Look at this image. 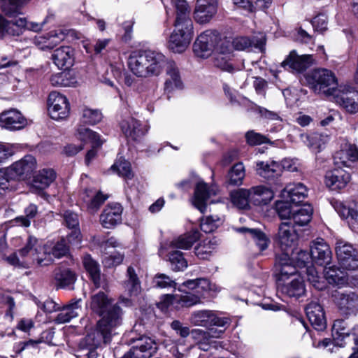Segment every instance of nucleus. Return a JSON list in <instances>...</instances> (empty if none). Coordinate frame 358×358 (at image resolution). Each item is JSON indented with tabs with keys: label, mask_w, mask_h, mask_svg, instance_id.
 I'll list each match as a JSON object with an SVG mask.
<instances>
[{
	"label": "nucleus",
	"mask_w": 358,
	"mask_h": 358,
	"mask_svg": "<svg viewBox=\"0 0 358 358\" xmlns=\"http://www.w3.org/2000/svg\"><path fill=\"white\" fill-rule=\"evenodd\" d=\"M217 35L216 31L206 30L201 33L194 43V52L197 57L204 58L208 57L215 43Z\"/></svg>",
	"instance_id": "nucleus-18"
},
{
	"label": "nucleus",
	"mask_w": 358,
	"mask_h": 358,
	"mask_svg": "<svg viewBox=\"0 0 358 358\" xmlns=\"http://www.w3.org/2000/svg\"><path fill=\"white\" fill-rule=\"evenodd\" d=\"M250 189H240L231 194L232 203L241 209H245L250 202Z\"/></svg>",
	"instance_id": "nucleus-52"
},
{
	"label": "nucleus",
	"mask_w": 358,
	"mask_h": 358,
	"mask_svg": "<svg viewBox=\"0 0 358 358\" xmlns=\"http://www.w3.org/2000/svg\"><path fill=\"white\" fill-rule=\"evenodd\" d=\"M153 283L159 288H171L176 286L175 280L164 273L156 274L153 278Z\"/></svg>",
	"instance_id": "nucleus-63"
},
{
	"label": "nucleus",
	"mask_w": 358,
	"mask_h": 358,
	"mask_svg": "<svg viewBox=\"0 0 358 358\" xmlns=\"http://www.w3.org/2000/svg\"><path fill=\"white\" fill-rule=\"evenodd\" d=\"M350 180V174L341 169L328 171L325 176V182L332 190L344 188Z\"/></svg>",
	"instance_id": "nucleus-27"
},
{
	"label": "nucleus",
	"mask_w": 358,
	"mask_h": 358,
	"mask_svg": "<svg viewBox=\"0 0 358 358\" xmlns=\"http://www.w3.org/2000/svg\"><path fill=\"white\" fill-rule=\"evenodd\" d=\"M2 127L10 130H19L27 124V120L16 109H10L1 113Z\"/></svg>",
	"instance_id": "nucleus-24"
},
{
	"label": "nucleus",
	"mask_w": 358,
	"mask_h": 358,
	"mask_svg": "<svg viewBox=\"0 0 358 358\" xmlns=\"http://www.w3.org/2000/svg\"><path fill=\"white\" fill-rule=\"evenodd\" d=\"M313 64L312 55H299L296 50H292L281 63V66L292 73H301Z\"/></svg>",
	"instance_id": "nucleus-15"
},
{
	"label": "nucleus",
	"mask_w": 358,
	"mask_h": 358,
	"mask_svg": "<svg viewBox=\"0 0 358 358\" xmlns=\"http://www.w3.org/2000/svg\"><path fill=\"white\" fill-rule=\"evenodd\" d=\"M334 101L346 113H358V91L349 85H339L332 96Z\"/></svg>",
	"instance_id": "nucleus-7"
},
{
	"label": "nucleus",
	"mask_w": 358,
	"mask_h": 358,
	"mask_svg": "<svg viewBox=\"0 0 358 358\" xmlns=\"http://www.w3.org/2000/svg\"><path fill=\"white\" fill-rule=\"evenodd\" d=\"M127 280L124 282L125 291L129 296H136L141 291V282L132 266H129L127 271Z\"/></svg>",
	"instance_id": "nucleus-45"
},
{
	"label": "nucleus",
	"mask_w": 358,
	"mask_h": 358,
	"mask_svg": "<svg viewBox=\"0 0 358 358\" xmlns=\"http://www.w3.org/2000/svg\"><path fill=\"white\" fill-rule=\"evenodd\" d=\"M217 245L215 240H210L208 241H203L194 248L195 255L202 259H208Z\"/></svg>",
	"instance_id": "nucleus-54"
},
{
	"label": "nucleus",
	"mask_w": 358,
	"mask_h": 358,
	"mask_svg": "<svg viewBox=\"0 0 358 358\" xmlns=\"http://www.w3.org/2000/svg\"><path fill=\"white\" fill-rule=\"evenodd\" d=\"M310 256L317 265L326 266L331 264L332 252L329 245L322 238H318L310 245Z\"/></svg>",
	"instance_id": "nucleus-17"
},
{
	"label": "nucleus",
	"mask_w": 358,
	"mask_h": 358,
	"mask_svg": "<svg viewBox=\"0 0 358 358\" xmlns=\"http://www.w3.org/2000/svg\"><path fill=\"white\" fill-rule=\"evenodd\" d=\"M113 318L106 317L103 318L96 327V329L89 333L80 343V347L87 352L85 354L87 358H97L96 348L102 344H107L111 341L115 333V326L119 324L120 318L117 315Z\"/></svg>",
	"instance_id": "nucleus-2"
},
{
	"label": "nucleus",
	"mask_w": 358,
	"mask_h": 358,
	"mask_svg": "<svg viewBox=\"0 0 358 358\" xmlns=\"http://www.w3.org/2000/svg\"><path fill=\"white\" fill-rule=\"evenodd\" d=\"M111 169L113 170H116L118 175L126 179H131L133 177L131 164L129 162L124 159H120L112 166Z\"/></svg>",
	"instance_id": "nucleus-60"
},
{
	"label": "nucleus",
	"mask_w": 358,
	"mask_h": 358,
	"mask_svg": "<svg viewBox=\"0 0 358 358\" xmlns=\"http://www.w3.org/2000/svg\"><path fill=\"white\" fill-rule=\"evenodd\" d=\"M335 251L338 262L344 269L353 271L358 268V251L351 243L337 239Z\"/></svg>",
	"instance_id": "nucleus-8"
},
{
	"label": "nucleus",
	"mask_w": 358,
	"mask_h": 358,
	"mask_svg": "<svg viewBox=\"0 0 358 358\" xmlns=\"http://www.w3.org/2000/svg\"><path fill=\"white\" fill-rule=\"evenodd\" d=\"M175 10L176 19L173 24L178 27H193L190 17L191 7L186 0H172L170 1Z\"/></svg>",
	"instance_id": "nucleus-23"
},
{
	"label": "nucleus",
	"mask_w": 358,
	"mask_h": 358,
	"mask_svg": "<svg viewBox=\"0 0 358 358\" xmlns=\"http://www.w3.org/2000/svg\"><path fill=\"white\" fill-rule=\"evenodd\" d=\"M307 192L306 186L301 182L289 184L282 189L281 197L293 204H299L307 196Z\"/></svg>",
	"instance_id": "nucleus-25"
},
{
	"label": "nucleus",
	"mask_w": 358,
	"mask_h": 358,
	"mask_svg": "<svg viewBox=\"0 0 358 358\" xmlns=\"http://www.w3.org/2000/svg\"><path fill=\"white\" fill-rule=\"evenodd\" d=\"M210 195L211 191L206 183L203 182L197 183L194 190L193 204L201 213H204L206 210V202Z\"/></svg>",
	"instance_id": "nucleus-34"
},
{
	"label": "nucleus",
	"mask_w": 358,
	"mask_h": 358,
	"mask_svg": "<svg viewBox=\"0 0 358 358\" xmlns=\"http://www.w3.org/2000/svg\"><path fill=\"white\" fill-rule=\"evenodd\" d=\"M36 169V160L32 155H26L22 159L15 162L6 168L1 176V189H7L8 187L3 182H8L20 178H27Z\"/></svg>",
	"instance_id": "nucleus-6"
},
{
	"label": "nucleus",
	"mask_w": 358,
	"mask_h": 358,
	"mask_svg": "<svg viewBox=\"0 0 358 358\" xmlns=\"http://www.w3.org/2000/svg\"><path fill=\"white\" fill-rule=\"evenodd\" d=\"M290 201H278L275 203L276 211L281 219H289L292 221L293 210L290 207Z\"/></svg>",
	"instance_id": "nucleus-62"
},
{
	"label": "nucleus",
	"mask_w": 358,
	"mask_h": 358,
	"mask_svg": "<svg viewBox=\"0 0 358 358\" xmlns=\"http://www.w3.org/2000/svg\"><path fill=\"white\" fill-rule=\"evenodd\" d=\"M324 272V278L329 284L343 285L348 281L346 272L335 266H326Z\"/></svg>",
	"instance_id": "nucleus-40"
},
{
	"label": "nucleus",
	"mask_w": 358,
	"mask_h": 358,
	"mask_svg": "<svg viewBox=\"0 0 358 358\" xmlns=\"http://www.w3.org/2000/svg\"><path fill=\"white\" fill-rule=\"evenodd\" d=\"M236 231L244 234L246 238H251L260 251L266 250L270 244L269 238L261 229L243 227L236 229Z\"/></svg>",
	"instance_id": "nucleus-28"
},
{
	"label": "nucleus",
	"mask_w": 358,
	"mask_h": 358,
	"mask_svg": "<svg viewBox=\"0 0 358 358\" xmlns=\"http://www.w3.org/2000/svg\"><path fill=\"white\" fill-rule=\"evenodd\" d=\"M1 308L5 309L4 318L9 322H12L14 318V310L15 309V303L14 299L8 295L1 296Z\"/></svg>",
	"instance_id": "nucleus-59"
},
{
	"label": "nucleus",
	"mask_w": 358,
	"mask_h": 358,
	"mask_svg": "<svg viewBox=\"0 0 358 358\" xmlns=\"http://www.w3.org/2000/svg\"><path fill=\"white\" fill-rule=\"evenodd\" d=\"M50 251L52 262L55 259H60L67 257L70 253L69 245L64 238L54 242L48 241L46 243Z\"/></svg>",
	"instance_id": "nucleus-44"
},
{
	"label": "nucleus",
	"mask_w": 358,
	"mask_h": 358,
	"mask_svg": "<svg viewBox=\"0 0 358 358\" xmlns=\"http://www.w3.org/2000/svg\"><path fill=\"white\" fill-rule=\"evenodd\" d=\"M168 258L171 269L174 271H181L187 267V262L183 256V252L180 250L171 248Z\"/></svg>",
	"instance_id": "nucleus-48"
},
{
	"label": "nucleus",
	"mask_w": 358,
	"mask_h": 358,
	"mask_svg": "<svg viewBox=\"0 0 358 358\" xmlns=\"http://www.w3.org/2000/svg\"><path fill=\"white\" fill-rule=\"evenodd\" d=\"M276 268L278 271L279 280H285L289 277L298 276L296 275V266L293 264L288 251L277 255Z\"/></svg>",
	"instance_id": "nucleus-22"
},
{
	"label": "nucleus",
	"mask_w": 358,
	"mask_h": 358,
	"mask_svg": "<svg viewBox=\"0 0 358 358\" xmlns=\"http://www.w3.org/2000/svg\"><path fill=\"white\" fill-rule=\"evenodd\" d=\"M200 237L197 229H192L174 238L170 244V248L188 250L196 242Z\"/></svg>",
	"instance_id": "nucleus-32"
},
{
	"label": "nucleus",
	"mask_w": 358,
	"mask_h": 358,
	"mask_svg": "<svg viewBox=\"0 0 358 358\" xmlns=\"http://www.w3.org/2000/svg\"><path fill=\"white\" fill-rule=\"evenodd\" d=\"M306 271L308 280L315 289L318 290H323L325 289V280L323 277L318 275V273L314 266H308Z\"/></svg>",
	"instance_id": "nucleus-55"
},
{
	"label": "nucleus",
	"mask_w": 358,
	"mask_h": 358,
	"mask_svg": "<svg viewBox=\"0 0 358 358\" xmlns=\"http://www.w3.org/2000/svg\"><path fill=\"white\" fill-rule=\"evenodd\" d=\"M217 8L212 5L205 6L196 3L194 11V18L199 24L209 22L217 13Z\"/></svg>",
	"instance_id": "nucleus-42"
},
{
	"label": "nucleus",
	"mask_w": 358,
	"mask_h": 358,
	"mask_svg": "<svg viewBox=\"0 0 358 358\" xmlns=\"http://www.w3.org/2000/svg\"><path fill=\"white\" fill-rule=\"evenodd\" d=\"M224 330H220L219 331H214L213 329H210L208 331H204L199 329H194L191 330V338L195 342L196 345H198L201 343L210 341L213 338L220 337L221 334L224 332Z\"/></svg>",
	"instance_id": "nucleus-49"
},
{
	"label": "nucleus",
	"mask_w": 358,
	"mask_h": 358,
	"mask_svg": "<svg viewBox=\"0 0 358 358\" xmlns=\"http://www.w3.org/2000/svg\"><path fill=\"white\" fill-rule=\"evenodd\" d=\"M38 213V207L33 203L29 204L24 209L25 215L16 217L15 222L20 226L28 227L31 224V221Z\"/></svg>",
	"instance_id": "nucleus-57"
},
{
	"label": "nucleus",
	"mask_w": 358,
	"mask_h": 358,
	"mask_svg": "<svg viewBox=\"0 0 358 358\" xmlns=\"http://www.w3.org/2000/svg\"><path fill=\"white\" fill-rule=\"evenodd\" d=\"M56 173L52 169H43L34 178L33 187L38 189H44L55 180Z\"/></svg>",
	"instance_id": "nucleus-41"
},
{
	"label": "nucleus",
	"mask_w": 358,
	"mask_h": 358,
	"mask_svg": "<svg viewBox=\"0 0 358 358\" xmlns=\"http://www.w3.org/2000/svg\"><path fill=\"white\" fill-rule=\"evenodd\" d=\"M306 316L313 326L317 331H323L327 327L325 313L322 306L315 301H312L306 306Z\"/></svg>",
	"instance_id": "nucleus-21"
},
{
	"label": "nucleus",
	"mask_w": 358,
	"mask_h": 358,
	"mask_svg": "<svg viewBox=\"0 0 358 358\" xmlns=\"http://www.w3.org/2000/svg\"><path fill=\"white\" fill-rule=\"evenodd\" d=\"M66 33L62 31H56L48 34V36H38L34 39V43L41 50L54 48L59 42L65 39Z\"/></svg>",
	"instance_id": "nucleus-33"
},
{
	"label": "nucleus",
	"mask_w": 358,
	"mask_h": 358,
	"mask_svg": "<svg viewBox=\"0 0 358 358\" xmlns=\"http://www.w3.org/2000/svg\"><path fill=\"white\" fill-rule=\"evenodd\" d=\"M332 299L341 315L348 317L358 312V295L355 292L336 291Z\"/></svg>",
	"instance_id": "nucleus-10"
},
{
	"label": "nucleus",
	"mask_w": 358,
	"mask_h": 358,
	"mask_svg": "<svg viewBox=\"0 0 358 358\" xmlns=\"http://www.w3.org/2000/svg\"><path fill=\"white\" fill-rule=\"evenodd\" d=\"M18 252L20 257L25 259L24 263L26 264L46 266L52 263L47 243L42 246L38 238L33 236H29L24 246Z\"/></svg>",
	"instance_id": "nucleus-3"
},
{
	"label": "nucleus",
	"mask_w": 358,
	"mask_h": 358,
	"mask_svg": "<svg viewBox=\"0 0 358 358\" xmlns=\"http://www.w3.org/2000/svg\"><path fill=\"white\" fill-rule=\"evenodd\" d=\"M247 143L250 145H258L264 143L271 144V141L266 136L254 131L245 134Z\"/></svg>",
	"instance_id": "nucleus-64"
},
{
	"label": "nucleus",
	"mask_w": 358,
	"mask_h": 358,
	"mask_svg": "<svg viewBox=\"0 0 358 358\" xmlns=\"http://www.w3.org/2000/svg\"><path fill=\"white\" fill-rule=\"evenodd\" d=\"M83 263L95 287H100L101 273L98 262L90 255L86 254L83 257Z\"/></svg>",
	"instance_id": "nucleus-43"
},
{
	"label": "nucleus",
	"mask_w": 358,
	"mask_h": 358,
	"mask_svg": "<svg viewBox=\"0 0 358 358\" xmlns=\"http://www.w3.org/2000/svg\"><path fill=\"white\" fill-rule=\"evenodd\" d=\"M265 43L266 39L264 36L252 40L246 36H238L232 40V45H234V50L238 51L246 50L252 46L262 51Z\"/></svg>",
	"instance_id": "nucleus-36"
},
{
	"label": "nucleus",
	"mask_w": 358,
	"mask_h": 358,
	"mask_svg": "<svg viewBox=\"0 0 358 358\" xmlns=\"http://www.w3.org/2000/svg\"><path fill=\"white\" fill-rule=\"evenodd\" d=\"M174 25V30L168 41V48L173 52L181 53L189 45L193 36V27Z\"/></svg>",
	"instance_id": "nucleus-11"
},
{
	"label": "nucleus",
	"mask_w": 358,
	"mask_h": 358,
	"mask_svg": "<svg viewBox=\"0 0 358 358\" xmlns=\"http://www.w3.org/2000/svg\"><path fill=\"white\" fill-rule=\"evenodd\" d=\"M103 117L101 112L98 109L85 108L82 112V121L84 123L94 125L99 123Z\"/></svg>",
	"instance_id": "nucleus-58"
},
{
	"label": "nucleus",
	"mask_w": 358,
	"mask_h": 358,
	"mask_svg": "<svg viewBox=\"0 0 358 358\" xmlns=\"http://www.w3.org/2000/svg\"><path fill=\"white\" fill-rule=\"evenodd\" d=\"M289 257L292 261H294V264L298 267H306V264L309 262V259L311 257L310 252L308 253L305 250H299L296 253L293 252V250H289Z\"/></svg>",
	"instance_id": "nucleus-61"
},
{
	"label": "nucleus",
	"mask_w": 358,
	"mask_h": 358,
	"mask_svg": "<svg viewBox=\"0 0 358 358\" xmlns=\"http://www.w3.org/2000/svg\"><path fill=\"white\" fill-rule=\"evenodd\" d=\"M77 138L84 143H89L92 148H99L101 146L103 141L99 135L92 129L79 126L77 129Z\"/></svg>",
	"instance_id": "nucleus-39"
},
{
	"label": "nucleus",
	"mask_w": 358,
	"mask_h": 358,
	"mask_svg": "<svg viewBox=\"0 0 358 358\" xmlns=\"http://www.w3.org/2000/svg\"><path fill=\"white\" fill-rule=\"evenodd\" d=\"M120 127L129 141L140 142L148 131L145 125L132 117L123 119L120 123Z\"/></svg>",
	"instance_id": "nucleus-14"
},
{
	"label": "nucleus",
	"mask_w": 358,
	"mask_h": 358,
	"mask_svg": "<svg viewBox=\"0 0 358 358\" xmlns=\"http://www.w3.org/2000/svg\"><path fill=\"white\" fill-rule=\"evenodd\" d=\"M289 162L284 161L281 165L275 161L257 162V173L261 177L267 180H272L280 177L282 173V169L294 172L297 171L296 166L287 165Z\"/></svg>",
	"instance_id": "nucleus-13"
},
{
	"label": "nucleus",
	"mask_w": 358,
	"mask_h": 358,
	"mask_svg": "<svg viewBox=\"0 0 358 358\" xmlns=\"http://www.w3.org/2000/svg\"><path fill=\"white\" fill-rule=\"evenodd\" d=\"M54 278L57 285L60 288L73 289L76 282L75 273L68 268H58L55 270Z\"/></svg>",
	"instance_id": "nucleus-38"
},
{
	"label": "nucleus",
	"mask_w": 358,
	"mask_h": 358,
	"mask_svg": "<svg viewBox=\"0 0 358 358\" xmlns=\"http://www.w3.org/2000/svg\"><path fill=\"white\" fill-rule=\"evenodd\" d=\"M301 138L308 147L315 150H320L329 140L328 136L319 133L301 134Z\"/></svg>",
	"instance_id": "nucleus-47"
},
{
	"label": "nucleus",
	"mask_w": 358,
	"mask_h": 358,
	"mask_svg": "<svg viewBox=\"0 0 358 358\" xmlns=\"http://www.w3.org/2000/svg\"><path fill=\"white\" fill-rule=\"evenodd\" d=\"M332 332L334 336H336L338 338H344L352 335V329H350L347 322L343 319H337L334 322L332 327Z\"/></svg>",
	"instance_id": "nucleus-56"
},
{
	"label": "nucleus",
	"mask_w": 358,
	"mask_h": 358,
	"mask_svg": "<svg viewBox=\"0 0 358 358\" xmlns=\"http://www.w3.org/2000/svg\"><path fill=\"white\" fill-rule=\"evenodd\" d=\"M122 207L118 203H108L100 215V223L106 229H112L122 222Z\"/></svg>",
	"instance_id": "nucleus-20"
},
{
	"label": "nucleus",
	"mask_w": 358,
	"mask_h": 358,
	"mask_svg": "<svg viewBox=\"0 0 358 358\" xmlns=\"http://www.w3.org/2000/svg\"><path fill=\"white\" fill-rule=\"evenodd\" d=\"M298 239V234L292 225V221L282 222L278 227V232L275 241L280 247L282 252L292 250Z\"/></svg>",
	"instance_id": "nucleus-16"
},
{
	"label": "nucleus",
	"mask_w": 358,
	"mask_h": 358,
	"mask_svg": "<svg viewBox=\"0 0 358 358\" xmlns=\"http://www.w3.org/2000/svg\"><path fill=\"white\" fill-rule=\"evenodd\" d=\"M113 299L103 292L93 294L91 296L90 308L93 312L101 316L96 325L105 317L113 318L117 315L120 318L119 324L115 329L122 323L123 311L118 303L111 305Z\"/></svg>",
	"instance_id": "nucleus-5"
},
{
	"label": "nucleus",
	"mask_w": 358,
	"mask_h": 358,
	"mask_svg": "<svg viewBox=\"0 0 358 358\" xmlns=\"http://www.w3.org/2000/svg\"><path fill=\"white\" fill-rule=\"evenodd\" d=\"M165 64V56L152 50L132 52L128 59V65L131 72L142 78L159 75Z\"/></svg>",
	"instance_id": "nucleus-1"
},
{
	"label": "nucleus",
	"mask_w": 358,
	"mask_h": 358,
	"mask_svg": "<svg viewBox=\"0 0 358 358\" xmlns=\"http://www.w3.org/2000/svg\"><path fill=\"white\" fill-rule=\"evenodd\" d=\"M308 85L315 93L333 96L338 88L334 73L327 69H314L305 75Z\"/></svg>",
	"instance_id": "nucleus-4"
},
{
	"label": "nucleus",
	"mask_w": 358,
	"mask_h": 358,
	"mask_svg": "<svg viewBox=\"0 0 358 358\" xmlns=\"http://www.w3.org/2000/svg\"><path fill=\"white\" fill-rule=\"evenodd\" d=\"M250 202L257 206L266 205L273 198V192L263 185L253 187L250 189Z\"/></svg>",
	"instance_id": "nucleus-35"
},
{
	"label": "nucleus",
	"mask_w": 358,
	"mask_h": 358,
	"mask_svg": "<svg viewBox=\"0 0 358 358\" xmlns=\"http://www.w3.org/2000/svg\"><path fill=\"white\" fill-rule=\"evenodd\" d=\"M224 222V216L211 215L201 220V229L205 233H211Z\"/></svg>",
	"instance_id": "nucleus-50"
},
{
	"label": "nucleus",
	"mask_w": 358,
	"mask_h": 358,
	"mask_svg": "<svg viewBox=\"0 0 358 358\" xmlns=\"http://www.w3.org/2000/svg\"><path fill=\"white\" fill-rule=\"evenodd\" d=\"M201 302V296L191 292H185L184 294H177L176 309L189 308Z\"/></svg>",
	"instance_id": "nucleus-51"
},
{
	"label": "nucleus",
	"mask_w": 358,
	"mask_h": 358,
	"mask_svg": "<svg viewBox=\"0 0 358 358\" xmlns=\"http://www.w3.org/2000/svg\"><path fill=\"white\" fill-rule=\"evenodd\" d=\"M48 113L50 117L55 120L68 117L70 106L68 99L57 92H52L48 98Z\"/></svg>",
	"instance_id": "nucleus-12"
},
{
	"label": "nucleus",
	"mask_w": 358,
	"mask_h": 358,
	"mask_svg": "<svg viewBox=\"0 0 358 358\" xmlns=\"http://www.w3.org/2000/svg\"><path fill=\"white\" fill-rule=\"evenodd\" d=\"M313 208L310 204H305L298 210H294L292 214V225L304 226L312 218Z\"/></svg>",
	"instance_id": "nucleus-46"
},
{
	"label": "nucleus",
	"mask_w": 358,
	"mask_h": 358,
	"mask_svg": "<svg viewBox=\"0 0 358 358\" xmlns=\"http://www.w3.org/2000/svg\"><path fill=\"white\" fill-rule=\"evenodd\" d=\"M52 59L59 69H69L74 62V51L70 46H61L54 50Z\"/></svg>",
	"instance_id": "nucleus-26"
},
{
	"label": "nucleus",
	"mask_w": 358,
	"mask_h": 358,
	"mask_svg": "<svg viewBox=\"0 0 358 358\" xmlns=\"http://www.w3.org/2000/svg\"><path fill=\"white\" fill-rule=\"evenodd\" d=\"M281 291L283 294L289 297H300L303 295L306 292L303 278L301 276L293 278L290 282L282 286Z\"/></svg>",
	"instance_id": "nucleus-37"
},
{
	"label": "nucleus",
	"mask_w": 358,
	"mask_h": 358,
	"mask_svg": "<svg viewBox=\"0 0 358 358\" xmlns=\"http://www.w3.org/2000/svg\"><path fill=\"white\" fill-rule=\"evenodd\" d=\"M157 349V344L154 339L143 336L122 358H150Z\"/></svg>",
	"instance_id": "nucleus-19"
},
{
	"label": "nucleus",
	"mask_w": 358,
	"mask_h": 358,
	"mask_svg": "<svg viewBox=\"0 0 358 358\" xmlns=\"http://www.w3.org/2000/svg\"><path fill=\"white\" fill-rule=\"evenodd\" d=\"M165 67L167 78L164 83V90L171 92L174 89L180 88L182 83L176 63L166 60Z\"/></svg>",
	"instance_id": "nucleus-30"
},
{
	"label": "nucleus",
	"mask_w": 358,
	"mask_h": 358,
	"mask_svg": "<svg viewBox=\"0 0 358 358\" xmlns=\"http://www.w3.org/2000/svg\"><path fill=\"white\" fill-rule=\"evenodd\" d=\"M108 198V195L92 189H86L82 194V199L86 203L88 210L92 213H96Z\"/></svg>",
	"instance_id": "nucleus-29"
},
{
	"label": "nucleus",
	"mask_w": 358,
	"mask_h": 358,
	"mask_svg": "<svg viewBox=\"0 0 358 358\" xmlns=\"http://www.w3.org/2000/svg\"><path fill=\"white\" fill-rule=\"evenodd\" d=\"M190 322L195 326H201L212 329L213 326L224 327V329L229 326L230 319L227 317H219L213 310H202L194 311L191 314Z\"/></svg>",
	"instance_id": "nucleus-9"
},
{
	"label": "nucleus",
	"mask_w": 358,
	"mask_h": 358,
	"mask_svg": "<svg viewBox=\"0 0 358 358\" xmlns=\"http://www.w3.org/2000/svg\"><path fill=\"white\" fill-rule=\"evenodd\" d=\"M245 167L243 163H237L229 172V182L234 185H241L245 177Z\"/></svg>",
	"instance_id": "nucleus-53"
},
{
	"label": "nucleus",
	"mask_w": 358,
	"mask_h": 358,
	"mask_svg": "<svg viewBox=\"0 0 358 358\" xmlns=\"http://www.w3.org/2000/svg\"><path fill=\"white\" fill-rule=\"evenodd\" d=\"M80 303L81 299H77L63 307L54 321L57 324L69 322L73 318L78 317L81 312Z\"/></svg>",
	"instance_id": "nucleus-31"
}]
</instances>
